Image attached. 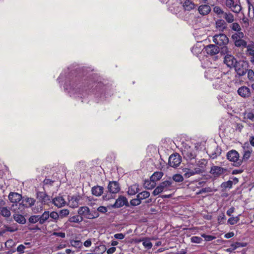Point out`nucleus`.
Masks as SVG:
<instances>
[{
	"instance_id": "obj_1",
	"label": "nucleus",
	"mask_w": 254,
	"mask_h": 254,
	"mask_svg": "<svg viewBox=\"0 0 254 254\" xmlns=\"http://www.w3.org/2000/svg\"><path fill=\"white\" fill-rule=\"evenodd\" d=\"M207 161L205 159L199 160L196 164V167L193 168L192 164L189 165V168L183 169V172L184 173V176L187 178H190L195 175H199L204 173L205 171L206 165Z\"/></svg>"
},
{
	"instance_id": "obj_2",
	"label": "nucleus",
	"mask_w": 254,
	"mask_h": 254,
	"mask_svg": "<svg viewBox=\"0 0 254 254\" xmlns=\"http://www.w3.org/2000/svg\"><path fill=\"white\" fill-rule=\"evenodd\" d=\"M172 184V180L171 178H169L168 180L162 182L152 192L153 195L156 196L159 194L164 190H166L168 188L171 187Z\"/></svg>"
},
{
	"instance_id": "obj_3",
	"label": "nucleus",
	"mask_w": 254,
	"mask_h": 254,
	"mask_svg": "<svg viewBox=\"0 0 254 254\" xmlns=\"http://www.w3.org/2000/svg\"><path fill=\"white\" fill-rule=\"evenodd\" d=\"M248 63L244 61H239L237 63L234 67L239 76L244 75L248 70Z\"/></svg>"
},
{
	"instance_id": "obj_4",
	"label": "nucleus",
	"mask_w": 254,
	"mask_h": 254,
	"mask_svg": "<svg viewBox=\"0 0 254 254\" xmlns=\"http://www.w3.org/2000/svg\"><path fill=\"white\" fill-rule=\"evenodd\" d=\"M8 198L10 202L14 203L12 205V207L13 208L14 211H16V207L21 205V203H19L22 199L21 195L16 192H11L9 194Z\"/></svg>"
},
{
	"instance_id": "obj_5",
	"label": "nucleus",
	"mask_w": 254,
	"mask_h": 254,
	"mask_svg": "<svg viewBox=\"0 0 254 254\" xmlns=\"http://www.w3.org/2000/svg\"><path fill=\"white\" fill-rule=\"evenodd\" d=\"M182 152L184 157L187 160H191L196 156L195 150L189 146H186Z\"/></svg>"
},
{
	"instance_id": "obj_6",
	"label": "nucleus",
	"mask_w": 254,
	"mask_h": 254,
	"mask_svg": "<svg viewBox=\"0 0 254 254\" xmlns=\"http://www.w3.org/2000/svg\"><path fill=\"white\" fill-rule=\"evenodd\" d=\"M182 158L180 155L178 154L171 155L169 158V165L172 167L176 168L181 164Z\"/></svg>"
},
{
	"instance_id": "obj_7",
	"label": "nucleus",
	"mask_w": 254,
	"mask_h": 254,
	"mask_svg": "<svg viewBox=\"0 0 254 254\" xmlns=\"http://www.w3.org/2000/svg\"><path fill=\"white\" fill-rule=\"evenodd\" d=\"M205 52L209 55L212 56L218 54L220 52L219 47L216 45L210 44L204 48Z\"/></svg>"
},
{
	"instance_id": "obj_8",
	"label": "nucleus",
	"mask_w": 254,
	"mask_h": 254,
	"mask_svg": "<svg viewBox=\"0 0 254 254\" xmlns=\"http://www.w3.org/2000/svg\"><path fill=\"white\" fill-rule=\"evenodd\" d=\"M238 62L234 57L231 55L227 54L225 56L223 63L230 68L234 67Z\"/></svg>"
},
{
	"instance_id": "obj_9",
	"label": "nucleus",
	"mask_w": 254,
	"mask_h": 254,
	"mask_svg": "<svg viewBox=\"0 0 254 254\" xmlns=\"http://www.w3.org/2000/svg\"><path fill=\"white\" fill-rule=\"evenodd\" d=\"M226 6L231 8V10L236 13H239L241 10V6L238 4H235L233 0H226L225 1Z\"/></svg>"
},
{
	"instance_id": "obj_10",
	"label": "nucleus",
	"mask_w": 254,
	"mask_h": 254,
	"mask_svg": "<svg viewBox=\"0 0 254 254\" xmlns=\"http://www.w3.org/2000/svg\"><path fill=\"white\" fill-rule=\"evenodd\" d=\"M239 153L235 150H231L227 154V158L230 161L236 163L237 165H239L240 161H239Z\"/></svg>"
},
{
	"instance_id": "obj_11",
	"label": "nucleus",
	"mask_w": 254,
	"mask_h": 254,
	"mask_svg": "<svg viewBox=\"0 0 254 254\" xmlns=\"http://www.w3.org/2000/svg\"><path fill=\"white\" fill-rule=\"evenodd\" d=\"M124 205L128 206L129 204L127 200V198L123 195H120L118 199H117L115 203L113 205V207L115 208H120Z\"/></svg>"
},
{
	"instance_id": "obj_12",
	"label": "nucleus",
	"mask_w": 254,
	"mask_h": 254,
	"mask_svg": "<svg viewBox=\"0 0 254 254\" xmlns=\"http://www.w3.org/2000/svg\"><path fill=\"white\" fill-rule=\"evenodd\" d=\"M108 191L112 193H116L120 190L119 183L117 181L110 182L108 186Z\"/></svg>"
},
{
	"instance_id": "obj_13",
	"label": "nucleus",
	"mask_w": 254,
	"mask_h": 254,
	"mask_svg": "<svg viewBox=\"0 0 254 254\" xmlns=\"http://www.w3.org/2000/svg\"><path fill=\"white\" fill-rule=\"evenodd\" d=\"M237 92L241 97L244 98L249 97L251 94L250 88L245 86L240 87L238 89Z\"/></svg>"
},
{
	"instance_id": "obj_14",
	"label": "nucleus",
	"mask_w": 254,
	"mask_h": 254,
	"mask_svg": "<svg viewBox=\"0 0 254 254\" xmlns=\"http://www.w3.org/2000/svg\"><path fill=\"white\" fill-rule=\"evenodd\" d=\"M77 212L80 216H82L83 218V217L87 219H89L90 218V210L89 207L87 206H81L79 207Z\"/></svg>"
},
{
	"instance_id": "obj_15",
	"label": "nucleus",
	"mask_w": 254,
	"mask_h": 254,
	"mask_svg": "<svg viewBox=\"0 0 254 254\" xmlns=\"http://www.w3.org/2000/svg\"><path fill=\"white\" fill-rule=\"evenodd\" d=\"M238 179L236 177H231L229 181L223 183V188L230 189L232 188L233 185H236L238 183Z\"/></svg>"
},
{
	"instance_id": "obj_16",
	"label": "nucleus",
	"mask_w": 254,
	"mask_h": 254,
	"mask_svg": "<svg viewBox=\"0 0 254 254\" xmlns=\"http://www.w3.org/2000/svg\"><path fill=\"white\" fill-rule=\"evenodd\" d=\"M139 185L134 184L128 187L127 191V194L130 195H133L137 193L140 190L139 188Z\"/></svg>"
},
{
	"instance_id": "obj_17",
	"label": "nucleus",
	"mask_w": 254,
	"mask_h": 254,
	"mask_svg": "<svg viewBox=\"0 0 254 254\" xmlns=\"http://www.w3.org/2000/svg\"><path fill=\"white\" fill-rule=\"evenodd\" d=\"M37 198L42 202L46 203L50 200V196L44 192L38 191L37 192Z\"/></svg>"
},
{
	"instance_id": "obj_18",
	"label": "nucleus",
	"mask_w": 254,
	"mask_h": 254,
	"mask_svg": "<svg viewBox=\"0 0 254 254\" xmlns=\"http://www.w3.org/2000/svg\"><path fill=\"white\" fill-rule=\"evenodd\" d=\"M104 190V188L101 186H94L92 188V193L95 196H99L103 194Z\"/></svg>"
},
{
	"instance_id": "obj_19",
	"label": "nucleus",
	"mask_w": 254,
	"mask_h": 254,
	"mask_svg": "<svg viewBox=\"0 0 254 254\" xmlns=\"http://www.w3.org/2000/svg\"><path fill=\"white\" fill-rule=\"evenodd\" d=\"M80 199L79 196H73L69 200V205L71 207L75 208L78 206Z\"/></svg>"
},
{
	"instance_id": "obj_20",
	"label": "nucleus",
	"mask_w": 254,
	"mask_h": 254,
	"mask_svg": "<svg viewBox=\"0 0 254 254\" xmlns=\"http://www.w3.org/2000/svg\"><path fill=\"white\" fill-rule=\"evenodd\" d=\"M53 203L58 207H61L65 204L64 199L62 196H58L53 200Z\"/></svg>"
},
{
	"instance_id": "obj_21",
	"label": "nucleus",
	"mask_w": 254,
	"mask_h": 254,
	"mask_svg": "<svg viewBox=\"0 0 254 254\" xmlns=\"http://www.w3.org/2000/svg\"><path fill=\"white\" fill-rule=\"evenodd\" d=\"M211 10L210 7L208 5H201L198 7V11L200 14L207 15Z\"/></svg>"
},
{
	"instance_id": "obj_22",
	"label": "nucleus",
	"mask_w": 254,
	"mask_h": 254,
	"mask_svg": "<svg viewBox=\"0 0 254 254\" xmlns=\"http://www.w3.org/2000/svg\"><path fill=\"white\" fill-rule=\"evenodd\" d=\"M210 173L214 177H217L222 174V170L220 167L213 166L211 167Z\"/></svg>"
},
{
	"instance_id": "obj_23",
	"label": "nucleus",
	"mask_w": 254,
	"mask_h": 254,
	"mask_svg": "<svg viewBox=\"0 0 254 254\" xmlns=\"http://www.w3.org/2000/svg\"><path fill=\"white\" fill-rule=\"evenodd\" d=\"M14 220L17 223L21 224H24L26 223V219L21 214L15 213L13 215Z\"/></svg>"
},
{
	"instance_id": "obj_24",
	"label": "nucleus",
	"mask_w": 254,
	"mask_h": 254,
	"mask_svg": "<svg viewBox=\"0 0 254 254\" xmlns=\"http://www.w3.org/2000/svg\"><path fill=\"white\" fill-rule=\"evenodd\" d=\"M223 18L229 23H232L235 21L233 14L230 12H223Z\"/></svg>"
},
{
	"instance_id": "obj_25",
	"label": "nucleus",
	"mask_w": 254,
	"mask_h": 254,
	"mask_svg": "<svg viewBox=\"0 0 254 254\" xmlns=\"http://www.w3.org/2000/svg\"><path fill=\"white\" fill-rule=\"evenodd\" d=\"M244 122H247L248 120L254 121V114L252 112H245L243 113Z\"/></svg>"
},
{
	"instance_id": "obj_26",
	"label": "nucleus",
	"mask_w": 254,
	"mask_h": 254,
	"mask_svg": "<svg viewBox=\"0 0 254 254\" xmlns=\"http://www.w3.org/2000/svg\"><path fill=\"white\" fill-rule=\"evenodd\" d=\"M137 242H142V245L145 248L147 249H150L152 247V244L150 241V240L147 238H143L142 239L138 240Z\"/></svg>"
},
{
	"instance_id": "obj_27",
	"label": "nucleus",
	"mask_w": 254,
	"mask_h": 254,
	"mask_svg": "<svg viewBox=\"0 0 254 254\" xmlns=\"http://www.w3.org/2000/svg\"><path fill=\"white\" fill-rule=\"evenodd\" d=\"M185 10L190 11L195 8L196 5L191 1L187 0L185 1L183 5Z\"/></svg>"
},
{
	"instance_id": "obj_28",
	"label": "nucleus",
	"mask_w": 254,
	"mask_h": 254,
	"mask_svg": "<svg viewBox=\"0 0 254 254\" xmlns=\"http://www.w3.org/2000/svg\"><path fill=\"white\" fill-rule=\"evenodd\" d=\"M163 176V173L162 172H155L150 177V180L151 181L155 183L156 181H159Z\"/></svg>"
},
{
	"instance_id": "obj_29",
	"label": "nucleus",
	"mask_w": 254,
	"mask_h": 254,
	"mask_svg": "<svg viewBox=\"0 0 254 254\" xmlns=\"http://www.w3.org/2000/svg\"><path fill=\"white\" fill-rule=\"evenodd\" d=\"M39 223L40 224H44L50 217L49 212L45 211L42 215H39Z\"/></svg>"
},
{
	"instance_id": "obj_30",
	"label": "nucleus",
	"mask_w": 254,
	"mask_h": 254,
	"mask_svg": "<svg viewBox=\"0 0 254 254\" xmlns=\"http://www.w3.org/2000/svg\"><path fill=\"white\" fill-rule=\"evenodd\" d=\"M83 220V218L82 216L78 215H74L71 216L68 219V221L70 222H74L76 223H79Z\"/></svg>"
},
{
	"instance_id": "obj_31",
	"label": "nucleus",
	"mask_w": 254,
	"mask_h": 254,
	"mask_svg": "<svg viewBox=\"0 0 254 254\" xmlns=\"http://www.w3.org/2000/svg\"><path fill=\"white\" fill-rule=\"evenodd\" d=\"M0 214L4 217H9L10 216L11 213L9 209L6 207H0Z\"/></svg>"
},
{
	"instance_id": "obj_32",
	"label": "nucleus",
	"mask_w": 254,
	"mask_h": 254,
	"mask_svg": "<svg viewBox=\"0 0 254 254\" xmlns=\"http://www.w3.org/2000/svg\"><path fill=\"white\" fill-rule=\"evenodd\" d=\"M150 196V192L147 191H143L141 192L138 193L136 197L141 201L143 199L148 198Z\"/></svg>"
},
{
	"instance_id": "obj_33",
	"label": "nucleus",
	"mask_w": 254,
	"mask_h": 254,
	"mask_svg": "<svg viewBox=\"0 0 254 254\" xmlns=\"http://www.w3.org/2000/svg\"><path fill=\"white\" fill-rule=\"evenodd\" d=\"M143 187L145 189L151 190L155 187V183L150 180H145L143 184Z\"/></svg>"
},
{
	"instance_id": "obj_34",
	"label": "nucleus",
	"mask_w": 254,
	"mask_h": 254,
	"mask_svg": "<svg viewBox=\"0 0 254 254\" xmlns=\"http://www.w3.org/2000/svg\"><path fill=\"white\" fill-rule=\"evenodd\" d=\"M244 37V34L241 31L237 32L235 34H234L232 38L234 40V42L238 40L243 39Z\"/></svg>"
},
{
	"instance_id": "obj_35",
	"label": "nucleus",
	"mask_w": 254,
	"mask_h": 254,
	"mask_svg": "<svg viewBox=\"0 0 254 254\" xmlns=\"http://www.w3.org/2000/svg\"><path fill=\"white\" fill-rule=\"evenodd\" d=\"M222 34H219L218 35H215L213 37V42L216 44L219 45L220 46L222 44Z\"/></svg>"
},
{
	"instance_id": "obj_36",
	"label": "nucleus",
	"mask_w": 254,
	"mask_h": 254,
	"mask_svg": "<svg viewBox=\"0 0 254 254\" xmlns=\"http://www.w3.org/2000/svg\"><path fill=\"white\" fill-rule=\"evenodd\" d=\"M235 45L238 47L246 48L247 46V42L242 39L235 41Z\"/></svg>"
},
{
	"instance_id": "obj_37",
	"label": "nucleus",
	"mask_w": 254,
	"mask_h": 254,
	"mask_svg": "<svg viewBox=\"0 0 254 254\" xmlns=\"http://www.w3.org/2000/svg\"><path fill=\"white\" fill-rule=\"evenodd\" d=\"M240 215H239L238 216L236 217H230L228 220V223L230 225H234L237 224L240 220L239 216Z\"/></svg>"
},
{
	"instance_id": "obj_38",
	"label": "nucleus",
	"mask_w": 254,
	"mask_h": 254,
	"mask_svg": "<svg viewBox=\"0 0 254 254\" xmlns=\"http://www.w3.org/2000/svg\"><path fill=\"white\" fill-rule=\"evenodd\" d=\"M172 180L176 182L181 183L184 181V178L181 174H176L173 176Z\"/></svg>"
},
{
	"instance_id": "obj_39",
	"label": "nucleus",
	"mask_w": 254,
	"mask_h": 254,
	"mask_svg": "<svg viewBox=\"0 0 254 254\" xmlns=\"http://www.w3.org/2000/svg\"><path fill=\"white\" fill-rule=\"evenodd\" d=\"M231 29L236 32L241 31V28L240 25L237 22H233L230 25Z\"/></svg>"
},
{
	"instance_id": "obj_40",
	"label": "nucleus",
	"mask_w": 254,
	"mask_h": 254,
	"mask_svg": "<svg viewBox=\"0 0 254 254\" xmlns=\"http://www.w3.org/2000/svg\"><path fill=\"white\" fill-rule=\"evenodd\" d=\"M28 221L31 223H35L37 222H39V215H32L28 219Z\"/></svg>"
},
{
	"instance_id": "obj_41",
	"label": "nucleus",
	"mask_w": 254,
	"mask_h": 254,
	"mask_svg": "<svg viewBox=\"0 0 254 254\" xmlns=\"http://www.w3.org/2000/svg\"><path fill=\"white\" fill-rule=\"evenodd\" d=\"M248 72V78L251 81H254V71L252 69H249L247 71Z\"/></svg>"
},
{
	"instance_id": "obj_42",
	"label": "nucleus",
	"mask_w": 254,
	"mask_h": 254,
	"mask_svg": "<svg viewBox=\"0 0 254 254\" xmlns=\"http://www.w3.org/2000/svg\"><path fill=\"white\" fill-rule=\"evenodd\" d=\"M141 201H139L137 197L131 199L130 201V205L132 206H137L141 204Z\"/></svg>"
},
{
	"instance_id": "obj_43",
	"label": "nucleus",
	"mask_w": 254,
	"mask_h": 254,
	"mask_svg": "<svg viewBox=\"0 0 254 254\" xmlns=\"http://www.w3.org/2000/svg\"><path fill=\"white\" fill-rule=\"evenodd\" d=\"M69 214V210L65 209H62L60 210L59 214V216H61V217H65L67 215H68Z\"/></svg>"
},
{
	"instance_id": "obj_44",
	"label": "nucleus",
	"mask_w": 254,
	"mask_h": 254,
	"mask_svg": "<svg viewBox=\"0 0 254 254\" xmlns=\"http://www.w3.org/2000/svg\"><path fill=\"white\" fill-rule=\"evenodd\" d=\"M202 239L200 237L197 236H193L191 238V242L194 243L199 244L202 241Z\"/></svg>"
},
{
	"instance_id": "obj_45",
	"label": "nucleus",
	"mask_w": 254,
	"mask_h": 254,
	"mask_svg": "<svg viewBox=\"0 0 254 254\" xmlns=\"http://www.w3.org/2000/svg\"><path fill=\"white\" fill-rule=\"evenodd\" d=\"M50 217L53 219L55 220H57L59 218V214L57 212L55 211L52 212L50 214H49Z\"/></svg>"
},
{
	"instance_id": "obj_46",
	"label": "nucleus",
	"mask_w": 254,
	"mask_h": 254,
	"mask_svg": "<svg viewBox=\"0 0 254 254\" xmlns=\"http://www.w3.org/2000/svg\"><path fill=\"white\" fill-rule=\"evenodd\" d=\"M99 216V214L98 211H90V218H89L90 219L96 218L98 217Z\"/></svg>"
},
{
	"instance_id": "obj_47",
	"label": "nucleus",
	"mask_w": 254,
	"mask_h": 254,
	"mask_svg": "<svg viewBox=\"0 0 254 254\" xmlns=\"http://www.w3.org/2000/svg\"><path fill=\"white\" fill-rule=\"evenodd\" d=\"M247 246V243H240V242H237L233 246H234V248H237L239 247H245Z\"/></svg>"
},
{
	"instance_id": "obj_48",
	"label": "nucleus",
	"mask_w": 254,
	"mask_h": 254,
	"mask_svg": "<svg viewBox=\"0 0 254 254\" xmlns=\"http://www.w3.org/2000/svg\"><path fill=\"white\" fill-rule=\"evenodd\" d=\"M247 52L249 55L254 56V49L251 45L247 46Z\"/></svg>"
},
{
	"instance_id": "obj_49",
	"label": "nucleus",
	"mask_w": 254,
	"mask_h": 254,
	"mask_svg": "<svg viewBox=\"0 0 254 254\" xmlns=\"http://www.w3.org/2000/svg\"><path fill=\"white\" fill-rule=\"evenodd\" d=\"M25 201L28 203L29 206H32L35 202V200L32 198H27L25 199Z\"/></svg>"
},
{
	"instance_id": "obj_50",
	"label": "nucleus",
	"mask_w": 254,
	"mask_h": 254,
	"mask_svg": "<svg viewBox=\"0 0 254 254\" xmlns=\"http://www.w3.org/2000/svg\"><path fill=\"white\" fill-rule=\"evenodd\" d=\"M71 245L75 247H79L82 245V243L80 241L73 240L70 242Z\"/></svg>"
},
{
	"instance_id": "obj_51",
	"label": "nucleus",
	"mask_w": 254,
	"mask_h": 254,
	"mask_svg": "<svg viewBox=\"0 0 254 254\" xmlns=\"http://www.w3.org/2000/svg\"><path fill=\"white\" fill-rule=\"evenodd\" d=\"M25 247L24 245H20L17 248V251L20 254H23L24 252Z\"/></svg>"
},
{
	"instance_id": "obj_52",
	"label": "nucleus",
	"mask_w": 254,
	"mask_h": 254,
	"mask_svg": "<svg viewBox=\"0 0 254 254\" xmlns=\"http://www.w3.org/2000/svg\"><path fill=\"white\" fill-rule=\"evenodd\" d=\"M53 235L57 237H60L63 238H64L65 236V234L64 232H54L53 233Z\"/></svg>"
},
{
	"instance_id": "obj_53",
	"label": "nucleus",
	"mask_w": 254,
	"mask_h": 254,
	"mask_svg": "<svg viewBox=\"0 0 254 254\" xmlns=\"http://www.w3.org/2000/svg\"><path fill=\"white\" fill-rule=\"evenodd\" d=\"M97 211L101 213H106L107 211V208L105 206H101L97 208Z\"/></svg>"
},
{
	"instance_id": "obj_54",
	"label": "nucleus",
	"mask_w": 254,
	"mask_h": 254,
	"mask_svg": "<svg viewBox=\"0 0 254 254\" xmlns=\"http://www.w3.org/2000/svg\"><path fill=\"white\" fill-rule=\"evenodd\" d=\"M202 237H203L206 241H210L212 240L214 237L211 235H206L205 234L202 235Z\"/></svg>"
},
{
	"instance_id": "obj_55",
	"label": "nucleus",
	"mask_w": 254,
	"mask_h": 254,
	"mask_svg": "<svg viewBox=\"0 0 254 254\" xmlns=\"http://www.w3.org/2000/svg\"><path fill=\"white\" fill-rule=\"evenodd\" d=\"M114 237L117 239L122 240L125 238V235L122 233H118L114 235Z\"/></svg>"
},
{
	"instance_id": "obj_56",
	"label": "nucleus",
	"mask_w": 254,
	"mask_h": 254,
	"mask_svg": "<svg viewBox=\"0 0 254 254\" xmlns=\"http://www.w3.org/2000/svg\"><path fill=\"white\" fill-rule=\"evenodd\" d=\"M211 191V189L210 188H205L202 189L198 193H202L203 192H210Z\"/></svg>"
},
{
	"instance_id": "obj_57",
	"label": "nucleus",
	"mask_w": 254,
	"mask_h": 254,
	"mask_svg": "<svg viewBox=\"0 0 254 254\" xmlns=\"http://www.w3.org/2000/svg\"><path fill=\"white\" fill-rule=\"evenodd\" d=\"M213 11L218 14L222 12L221 9L218 6L214 7L213 8Z\"/></svg>"
},
{
	"instance_id": "obj_58",
	"label": "nucleus",
	"mask_w": 254,
	"mask_h": 254,
	"mask_svg": "<svg viewBox=\"0 0 254 254\" xmlns=\"http://www.w3.org/2000/svg\"><path fill=\"white\" fill-rule=\"evenodd\" d=\"M243 22L245 24V26L248 27L249 26V20L247 18L244 17L242 19Z\"/></svg>"
},
{
	"instance_id": "obj_59",
	"label": "nucleus",
	"mask_w": 254,
	"mask_h": 254,
	"mask_svg": "<svg viewBox=\"0 0 254 254\" xmlns=\"http://www.w3.org/2000/svg\"><path fill=\"white\" fill-rule=\"evenodd\" d=\"M235 208L233 207L229 208L227 211V214L229 216H231L232 214L234 212Z\"/></svg>"
},
{
	"instance_id": "obj_60",
	"label": "nucleus",
	"mask_w": 254,
	"mask_h": 254,
	"mask_svg": "<svg viewBox=\"0 0 254 254\" xmlns=\"http://www.w3.org/2000/svg\"><path fill=\"white\" fill-rule=\"evenodd\" d=\"M116 250V248L115 247H111L107 250V253L108 254H112L115 252Z\"/></svg>"
},
{
	"instance_id": "obj_61",
	"label": "nucleus",
	"mask_w": 254,
	"mask_h": 254,
	"mask_svg": "<svg viewBox=\"0 0 254 254\" xmlns=\"http://www.w3.org/2000/svg\"><path fill=\"white\" fill-rule=\"evenodd\" d=\"M234 236V233L233 232H229L225 235V237L227 239L230 238Z\"/></svg>"
},
{
	"instance_id": "obj_62",
	"label": "nucleus",
	"mask_w": 254,
	"mask_h": 254,
	"mask_svg": "<svg viewBox=\"0 0 254 254\" xmlns=\"http://www.w3.org/2000/svg\"><path fill=\"white\" fill-rule=\"evenodd\" d=\"M91 245V241L90 240H87L84 243V245L86 247H89Z\"/></svg>"
},
{
	"instance_id": "obj_63",
	"label": "nucleus",
	"mask_w": 254,
	"mask_h": 254,
	"mask_svg": "<svg viewBox=\"0 0 254 254\" xmlns=\"http://www.w3.org/2000/svg\"><path fill=\"white\" fill-rule=\"evenodd\" d=\"M249 141L252 146L254 147V136H250L249 138Z\"/></svg>"
},
{
	"instance_id": "obj_64",
	"label": "nucleus",
	"mask_w": 254,
	"mask_h": 254,
	"mask_svg": "<svg viewBox=\"0 0 254 254\" xmlns=\"http://www.w3.org/2000/svg\"><path fill=\"white\" fill-rule=\"evenodd\" d=\"M217 27H221L222 26V22L221 20H218L216 22Z\"/></svg>"
}]
</instances>
